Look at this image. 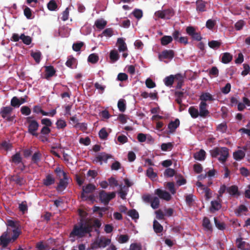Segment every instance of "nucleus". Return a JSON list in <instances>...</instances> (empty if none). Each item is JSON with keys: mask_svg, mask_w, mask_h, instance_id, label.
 I'll return each mask as SVG.
<instances>
[{"mask_svg": "<svg viewBox=\"0 0 250 250\" xmlns=\"http://www.w3.org/2000/svg\"><path fill=\"white\" fill-rule=\"evenodd\" d=\"M109 58L113 62L118 61L119 59V55L118 52L115 50H111L110 52Z\"/></svg>", "mask_w": 250, "mask_h": 250, "instance_id": "obj_36", "label": "nucleus"}, {"mask_svg": "<svg viewBox=\"0 0 250 250\" xmlns=\"http://www.w3.org/2000/svg\"><path fill=\"white\" fill-rule=\"evenodd\" d=\"M180 121L176 119L174 121H171L168 125V128L169 129V132L173 133L175 132L176 129L179 126Z\"/></svg>", "mask_w": 250, "mask_h": 250, "instance_id": "obj_16", "label": "nucleus"}, {"mask_svg": "<svg viewBox=\"0 0 250 250\" xmlns=\"http://www.w3.org/2000/svg\"><path fill=\"white\" fill-rule=\"evenodd\" d=\"M118 107L120 111L122 112H125L126 109V103L125 100L121 99L118 101Z\"/></svg>", "mask_w": 250, "mask_h": 250, "instance_id": "obj_35", "label": "nucleus"}, {"mask_svg": "<svg viewBox=\"0 0 250 250\" xmlns=\"http://www.w3.org/2000/svg\"><path fill=\"white\" fill-rule=\"evenodd\" d=\"M13 111V108L11 106H4L0 109V115L7 122H13L15 118Z\"/></svg>", "mask_w": 250, "mask_h": 250, "instance_id": "obj_4", "label": "nucleus"}, {"mask_svg": "<svg viewBox=\"0 0 250 250\" xmlns=\"http://www.w3.org/2000/svg\"><path fill=\"white\" fill-rule=\"evenodd\" d=\"M111 239L107 238L105 237H101L100 238L97 239V242L98 246L99 248H105L107 246L109 245L111 243Z\"/></svg>", "mask_w": 250, "mask_h": 250, "instance_id": "obj_14", "label": "nucleus"}, {"mask_svg": "<svg viewBox=\"0 0 250 250\" xmlns=\"http://www.w3.org/2000/svg\"><path fill=\"white\" fill-rule=\"evenodd\" d=\"M209 47L212 49H217L220 47L221 42L218 41H211L208 43Z\"/></svg>", "mask_w": 250, "mask_h": 250, "instance_id": "obj_43", "label": "nucleus"}, {"mask_svg": "<svg viewBox=\"0 0 250 250\" xmlns=\"http://www.w3.org/2000/svg\"><path fill=\"white\" fill-rule=\"evenodd\" d=\"M83 45L84 43L83 42L74 43L73 44L72 48L75 51L78 52L81 50V48Z\"/></svg>", "mask_w": 250, "mask_h": 250, "instance_id": "obj_56", "label": "nucleus"}, {"mask_svg": "<svg viewBox=\"0 0 250 250\" xmlns=\"http://www.w3.org/2000/svg\"><path fill=\"white\" fill-rule=\"evenodd\" d=\"M99 135L101 139L105 140L107 138L108 134L105 128H102L99 132Z\"/></svg>", "mask_w": 250, "mask_h": 250, "instance_id": "obj_49", "label": "nucleus"}, {"mask_svg": "<svg viewBox=\"0 0 250 250\" xmlns=\"http://www.w3.org/2000/svg\"><path fill=\"white\" fill-rule=\"evenodd\" d=\"M57 127L58 129H62L64 128L66 126V122L62 119L58 120L56 123Z\"/></svg>", "mask_w": 250, "mask_h": 250, "instance_id": "obj_54", "label": "nucleus"}, {"mask_svg": "<svg viewBox=\"0 0 250 250\" xmlns=\"http://www.w3.org/2000/svg\"><path fill=\"white\" fill-rule=\"evenodd\" d=\"M21 112L22 114L25 116H28L31 114V111L30 108L28 106H23L21 108Z\"/></svg>", "mask_w": 250, "mask_h": 250, "instance_id": "obj_52", "label": "nucleus"}, {"mask_svg": "<svg viewBox=\"0 0 250 250\" xmlns=\"http://www.w3.org/2000/svg\"><path fill=\"white\" fill-rule=\"evenodd\" d=\"M215 226L220 230H223L225 229V224L223 222L218 221L216 217L214 218Z\"/></svg>", "mask_w": 250, "mask_h": 250, "instance_id": "obj_47", "label": "nucleus"}, {"mask_svg": "<svg viewBox=\"0 0 250 250\" xmlns=\"http://www.w3.org/2000/svg\"><path fill=\"white\" fill-rule=\"evenodd\" d=\"M174 81V75H170L169 76L166 77L164 80V82L165 84L168 87H171Z\"/></svg>", "mask_w": 250, "mask_h": 250, "instance_id": "obj_28", "label": "nucleus"}, {"mask_svg": "<svg viewBox=\"0 0 250 250\" xmlns=\"http://www.w3.org/2000/svg\"><path fill=\"white\" fill-rule=\"evenodd\" d=\"M96 189V187L92 184H88L85 187L83 186L82 188V192L81 197L83 200H87L88 199L91 200L93 199V196L89 195V196L86 195V194L91 193L93 192Z\"/></svg>", "mask_w": 250, "mask_h": 250, "instance_id": "obj_5", "label": "nucleus"}, {"mask_svg": "<svg viewBox=\"0 0 250 250\" xmlns=\"http://www.w3.org/2000/svg\"><path fill=\"white\" fill-rule=\"evenodd\" d=\"M146 84L147 87L152 88L156 86L155 83L150 78H147L146 81Z\"/></svg>", "mask_w": 250, "mask_h": 250, "instance_id": "obj_58", "label": "nucleus"}, {"mask_svg": "<svg viewBox=\"0 0 250 250\" xmlns=\"http://www.w3.org/2000/svg\"><path fill=\"white\" fill-rule=\"evenodd\" d=\"M69 177L66 172H63V178L60 179L56 189L58 191H62L65 189L68 185Z\"/></svg>", "mask_w": 250, "mask_h": 250, "instance_id": "obj_7", "label": "nucleus"}, {"mask_svg": "<svg viewBox=\"0 0 250 250\" xmlns=\"http://www.w3.org/2000/svg\"><path fill=\"white\" fill-rule=\"evenodd\" d=\"M221 208V204L217 201H212L211 202L210 210L211 211L219 210Z\"/></svg>", "mask_w": 250, "mask_h": 250, "instance_id": "obj_34", "label": "nucleus"}, {"mask_svg": "<svg viewBox=\"0 0 250 250\" xmlns=\"http://www.w3.org/2000/svg\"><path fill=\"white\" fill-rule=\"evenodd\" d=\"M146 176L151 180H154L157 176L156 173L153 171V168L151 167H149L146 170Z\"/></svg>", "mask_w": 250, "mask_h": 250, "instance_id": "obj_37", "label": "nucleus"}, {"mask_svg": "<svg viewBox=\"0 0 250 250\" xmlns=\"http://www.w3.org/2000/svg\"><path fill=\"white\" fill-rule=\"evenodd\" d=\"M245 25V22L243 20H239L234 25L235 28L236 30H241Z\"/></svg>", "mask_w": 250, "mask_h": 250, "instance_id": "obj_61", "label": "nucleus"}, {"mask_svg": "<svg viewBox=\"0 0 250 250\" xmlns=\"http://www.w3.org/2000/svg\"><path fill=\"white\" fill-rule=\"evenodd\" d=\"M130 250H142V246L140 243H132L130 246Z\"/></svg>", "mask_w": 250, "mask_h": 250, "instance_id": "obj_64", "label": "nucleus"}, {"mask_svg": "<svg viewBox=\"0 0 250 250\" xmlns=\"http://www.w3.org/2000/svg\"><path fill=\"white\" fill-rule=\"evenodd\" d=\"M21 105L20 103V99L17 97H14L11 100V105L13 107H19Z\"/></svg>", "mask_w": 250, "mask_h": 250, "instance_id": "obj_51", "label": "nucleus"}, {"mask_svg": "<svg viewBox=\"0 0 250 250\" xmlns=\"http://www.w3.org/2000/svg\"><path fill=\"white\" fill-rule=\"evenodd\" d=\"M111 157L112 156L110 154H107L105 152H101L96 156L94 161L96 163L100 162L101 164H102L103 161L106 162L107 160Z\"/></svg>", "mask_w": 250, "mask_h": 250, "instance_id": "obj_13", "label": "nucleus"}, {"mask_svg": "<svg viewBox=\"0 0 250 250\" xmlns=\"http://www.w3.org/2000/svg\"><path fill=\"white\" fill-rule=\"evenodd\" d=\"M232 59V56L228 52H226L223 54L222 57V62L224 63H228Z\"/></svg>", "mask_w": 250, "mask_h": 250, "instance_id": "obj_31", "label": "nucleus"}, {"mask_svg": "<svg viewBox=\"0 0 250 250\" xmlns=\"http://www.w3.org/2000/svg\"><path fill=\"white\" fill-rule=\"evenodd\" d=\"M166 18L170 19L174 15V11L172 9L164 10Z\"/></svg>", "mask_w": 250, "mask_h": 250, "instance_id": "obj_59", "label": "nucleus"}, {"mask_svg": "<svg viewBox=\"0 0 250 250\" xmlns=\"http://www.w3.org/2000/svg\"><path fill=\"white\" fill-rule=\"evenodd\" d=\"M233 158L236 161H240L245 156V152L242 150H238L233 152Z\"/></svg>", "mask_w": 250, "mask_h": 250, "instance_id": "obj_22", "label": "nucleus"}, {"mask_svg": "<svg viewBox=\"0 0 250 250\" xmlns=\"http://www.w3.org/2000/svg\"><path fill=\"white\" fill-rule=\"evenodd\" d=\"M11 162L18 165L22 162V158L19 152H17L16 154L13 155L11 159Z\"/></svg>", "mask_w": 250, "mask_h": 250, "instance_id": "obj_27", "label": "nucleus"}, {"mask_svg": "<svg viewBox=\"0 0 250 250\" xmlns=\"http://www.w3.org/2000/svg\"><path fill=\"white\" fill-rule=\"evenodd\" d=\"M208 105L206 102H201L199 105L200 116L205 118L209 116V111L208 109Z\"/></svg>", "mask_w": 250, "mask_h": 250, "instance_id": "obj_9", "label": "nucleus"}, {"mask_svg": "<svg viewBox=\"0 0 250 250\" xmlns=\"http://www.w3.org/2000/svg\"><path fill=\"white\" fill-rule=\"evenodd\" d=\"M21 233V231L18 229H14L11 237L10 232L8 231L4 232L0 236V245L3 248H6L10 242L15 241Z\"/></svg>", "mask_w": 250, "mask_h": 250, "instance_id": "obj_2", "label": "nucleus"}, {"mask_svg": "<svg viewBox=\"0 0 250 250\" xmlns=\"http://www.w3.org/2000/svg\"><path fill=\"white\" fill-rule=\"evenodd\" d=\"M151 207L153 209L158 208L160 205V200L157 197H154L150 202Z\"/></svg>", "mask_w": 250, "mask_h": 250, "instance_id": "obj_42", "label": "nucleus"}, {"mask_svg": "<svg viewBox=\"0 0 250 250\" xmlns=\"http://www.w3.org/2000/svg\"><path fill=\"white\" fill-rule=\"evenodd\" d=\"M227 192L231 195H239L238 187L235 185L231 186L227 188Z\"/></svg>", "mask_w": 250, "mask_h": 250, "instance_id": "obj_32", "label": "nucleus"}, {"mask_svg": "<svg viewBox=\"0 0 250 250\" xmlns=\"http://www.w3.org/2000/svg\"><path fill=\"white\" fill-rule=\"evenodd\" d=\"M106 21L103 19L97 20L95 22V25L97 28L100 30L104 29L106 25Z\"/></svg>", "mask_w": 250, "mask_h": 250, "instance_id": "obj_30", "label": "nucleus"}, {"mask_svg": "<svg viewBox=\"0 0 250 250\" xmlns=\"http://www.w3.org/2000/svg\"><path fill=\"white\" fill-rule=\"evenodd\" d=\"M156 218L158 220H163L165 218V213L162 210L158 209L155 211Z\"/></svg>", "mask_w": 250, "mask_h": 250, "instance_id": "obj_63", "label": "nucleus"}, {"mask_svg": "<svg viewBox=\"0 0 250 250\" xmlns=\"http://www.w3.org/2000/svg\"><path fill=\"white\" fill-rule=\"evenodd\" d=\"M196 10L199 12L206 11V3L203 0H197L196 2Z\"/></svg>", "mask_w": 250, "mask_h": 250, "instance_id": "obj_24", "label": "nucleus"}, {"mask_svg": "<svg viewBox=\"0 0 250 250\" xmlns=\"http://www.w3.org/2000/svg\"><path fill=\"white\" fill-rule=\"evenodd\" d=\"M99 60V56L95 53L91 54L88 57L87 61L92 63H96Z\"/></svg>", "mask_w": 250, "mask_h": 250, "instance_id": "obj_39", "label": "nucleus"}, {"mask_svg": "<svg viewBox=\"0 0 250 250\" xmlns=\"http://www.w3.org/2000/svg\"><path fill=\"white\" fill-rule=\"evenodd\" d=\"M201 102H206L207 101L212 102L215 100L212 95L208 92H203L199 97Z\"/></svg>", "mask_w": 250, "mask_h": 250, "instance_id": "obj_15", "label": "nucleus"}, {"mask_svg": "<svg viewBox=\"0 0 250 250\" xmlns=\"http://www.w3.org/2000/svg\"><path fill=\"white\" fill-rule=\"evenodd\" d=\"M47 8L50 11H55L58 9V5L55 0H51L48 3Z\"/></svg>", "mask_w": 250, "mask_h": 250, "instance_id": "obj_44", "label": "nucleus"}, {"mask_svg": "<svg viewBox=\"0 0 250 250\" xmlns=\"http://www.w3.org/2000/svg\"><path fill=\"white\" fill-rule=\"evenodd\" d=\"M55 182V178L50 174H48L46 175L45 178L43 180V184L46 187L54 184Z\"/></svg>", "mask_w": 250, "mask_h": 250, "instance_id": "obj_20", "label": "nucleus"}, {"mask_svg": "<svg viewBox=\"0 0 250 250\" xmlns=\"http://www.w3.org/2000/svg\"><path fill=\"white\" fill-rule=\"evenodd\" d=\"M116 196L115 192L107 193L104 190H102L99 193V198L101 202L104 205L108 204L109 202Z\"/></svg>", "mask_w": 250, "mask_h": 250, "instance_id": "obj_6", "label": "nucleus"}, {"mask_svg": "<svg viewBox=\"0 0 250 250\" xmlns=\"http://www.w3.org/2000/svg\"><path fill=\"white\" fill-rule=\"evenodd\" d=\"M31 56L35 60L37 63H39L41 61V52L39 51L36 52H32L31 53Z\"/></svg>", "mask_w": 250, "mask_h": 250, "instance_id": "obj_40", "label": "nucleus"}, {"mask_svg": "<svg viewBox=\"0 0 250 250\" xmlns=\"http://www.w3.org/2000/svg\"><path fill=\"white\" fill-rule=\"evenodd\" d=\"M26 123L28 124V132L29 134L38 137L39 133L37 132L39 127V123L34 119V116H29L26 118Z\"/></svg>", "mask_w": 250, "mask_h": 250, "instance_id": "obj_3", "label": "nucleus"}, {"mask_svg": "<svg viewBox=\"0 0 250 250\" xmlns=\"http://www.w3.org/2000/svg\"><path fill=\"white\" fill-rule=\"evenodd\" d=\"M41 123L43 125V126L50 127L52 125V123L50 119L48 118H43L41 120Z\"/></svg>", "mask_w": 250, "mask_h": 250, "instance_id": "obj_57", "label": "nucleus"}, {"mask_svg": "<svg viewBox=\"0 0 250 250\" xmlns=\"http://www.w3.org/2000/svg\"><path fill=\"white\" fill-rule=\"evenodd\" d=\"M202 225L203 227L205 228L207 230L210 231L212 230V225L210 223L209 219L208 217H205L204 218Z\"/></svg>", "mask_w": 250, "mask_h": 250, "instance_id": "obj_29", "label": "nucleus"}, {"mask_svg": "<svg viewBox=\"0 0 250 250\" xmlns=\"http://www.w3.org/2000/svg\"><path fill=\"white\" fill-rule=\"evenodd\" d=\"M194 196L192 194H189L186 195V202L188 206L190 207L192 205L193 202L194 201Z\"/></svg>", "mask_w": 250, "mask_h": 250, "instance_id": "obj_45", "label": "nucleus"}, {"mask_svg": "<svg viewBox=\"0 0 250 250\" xmlns=\"http://www.w3.org/2000/svg\"><path fill=\"white\" fill-rule=\"evenodd\" d=\"M79 215L82 218L79 226L74 225L73 230L70 232L71 237L77 236L79 238L84 237L85 234H89V236H91V233L93 231V229L95 228V231L99 232L98 229L102 225L101 221L98 219H95L92 221L91 219H84L88 213L82 209H78Z\"/></svg>", "mask_w": 250, "mask_h": 250, "instance_id": "obj_1", "label": "nucleus"}, {"mask_svg": "<svg viewBox=\"0 0 250 250\" xmlns=\"http://www.w3.org/2000/svg\"><path fill=\"white\" fill-rule=\"evenodd\" d=\"M186 32L194 40L200 41L202 39L200 33L196 32L195 29L192 26L187 27L186 28Z\"/></svg>", "mask_w": 250, "mask_h": 250, "instance_id": "obj_8", "label": "nucleus"}, {"mask_svg": "<svg viewBox=\"0 0 250 250\" xmlns=\"http://www.w3.org/2000/svg\"><path fill=\"white\" fill-rule=\"evenodd\" d=\"M244 70L241 72V75L243 76H246L248 75L250 71V67L247 63L243 64Z\"/></svg>", "mask_w": 250, "mask_h": 250, "instance_id": "obj_60", "label": "nucleus"}, {"mask_svg": "<svg viewBox=\"0 0 250 250\" xmlns=\"http://www.w3.org/2000/svg\"><path fill=\"white\" fill-rule=\"evenodd\" d=\"M76 61V59H75L73 57H71L70 58L68 59L67 61L65 63V64L67 67H70L71 68H73L74 67L73 66V65L75 64Z\"/></svg>", "mask_w": 250, "mask_h": 250, "instance_id": "obj_50", "label": "nucleus"}, {"mask_svg": "<svg viewBox=\"0 0 250 250\" xmlns=\"http://www.w3.org/2000/svg\"><path fill=\"white\" fill-rule=\"evenodd\" d=\"M41 154L39 152H35L32 157V161L35 164H37L40 160Z\"/></svg>", "mask_w": 250, "mask_h": 250, "instance_id": "obj_62", "label": "nucleus"}, {"mask_svg": "<svg viewBox=\"0 0 250 250\" xmlns=\"http://www.w3.org/2000/svg\"><path fill=\"white\" fill-rule=\"evenodd\" d=\"M172 37L170 36H164L161 39V43L162 45L166 46L172 41Z\"/></svg>", "mask_w": 250, "mask_h": 250, "instance_id": "obj_33", "label": "nucleus"}, {"mask_svg": "<svg viewBox=\"0 0 250 250\" xmlns=\"http://www.w3.org/2000/svg\"><path fill=\"white\" fill-rule=\"evenodd\" d=\"M193 157L197 160L203 161L205 159L206 152L203 149H200V151L194 154Z\"/></svg>", "mask_w": 250, "mask_h": 250, "instance_id": "obj_21", "label": "nucleus"}, {"mask_svg": "<svg viewBox=\"0 0 250 250\" xmlns=\"http://www.w3.org/2000/svg\"><path fill=\"white\" fill-rule=\"evenodd\" d=\"M117 43L118 44V49L120 52H124L127 49L126 43L123 38L118 39Z\"/></svg>", "mask_w": 250, "mask_h": 250, "instance_id": "obj_23", "label": "nucleus"}, {"mask_svg": "<svg viewBox=\"0 0 250 250\" xmlns=\"http://www.w3.org/2000/svg\"><path fill=\"white\" fill-rule=\"evenodd\" d=\"M56 73V70L54 67L52 65H49L45 67V78L47 79L53 76Z\"/></svg>", "mask_w": 250, "mask_h": 250, "instance_id": "obj_17", "label": "nucleus"}, {"mask_svg": "<svg viewBox=\"0 0 250 250\" xmlns=\"http://www.w3.org/2000/svg\"><path fill=\"white\" fill-rule=\"evenodd\" d=\"M188 111L191 117L193 119L197 118L199 116H200V113H199L198 109L195 106H190L188 108Z\"/></svg>", "mask_w": 250, "mask_h": 250, "instance_id": "obj_25", "label": "nucleus"}, {"mask_svg": "<svg viewBox=\"0 0 250 250\" xmlns=\"http://www.w3.org/2000/svg\"><path fill=\"white\" fill-rule=\"evenodd\" d=\"M229 149L226 147H220V157L218 158L219 161L222 163H224L229 156Z\"/></svg>", "mask_w": 250, "mask_h": 250, "instance_id": "obj_12", "label": "nucleus"}, {"mask_svg": "<svg viewBox=\"0 0 250 250\" xmlns=\"http://www.w3.org/2000/svg\"><path fill=\"white\" fill-rule=\"evenodd\" d=\"M172 147L173 145L171 143H163L161 146V149L164 151L170 150Z\"/></svg>", "mask_w": 250, "mask_h": 250, "instance_id": "obj_46", "label": "nucleus"}, {"mask_svg": "<svg viewBox=\"0 0 250 250\" xmlns=\"http://www.w3.org/2000/svg\"><path fill=\"white\" fill-rule=\"evenodd\" d=\"M166 186L171 194H174L176 193V189L175 188L174 183L173 182H167Z\"/></svg>", "mask_w": 250, "mask_h": 250, "instance_id": "obj_53", "label": "nucleus"}, {"mask_svg": "<svg viewBox=\"0 0 250 250\" xmlns=\"http://www.w3.org/2000/svg\"><path fill=\"white\" fill-rule=\"evenodd\" d=\"M184 89H183L182 91H176L175 92L174 95L176 97V102L179 104H181L182 103V99L185 97V94L186 92L184 91Z\"/></svg>", "mask_w": 250, "mask_h": 250, "instance_id": "obj_19", "label": "nucleus"}, {"mask_svg": "<svg viewBox=\"0 0 250 250\" xmlns=\"http://www.w3.org/2000/svg\"><path fill=\"white\" fill-rule=\"evenodd\" d=\"M153 227L154 232L156 233H161L163 230V227L156 220L153 221Z\"/></svg>", "mask_w": 250, "mask_h": 250, "instance_id": "obj_26", "label": "nucleus"}, {"mask_svg": "<svg viewBox=\"0 0 250 250\" xmlns=\"http://www.w3.org/2000/svg\"><path fill=\"white\" fill-rule=\"evenodd\" d=\"M10 180L11 181L14 182L17 185L21 186L24 185L25 183V180L24 179L18 175L12 176L10 177Z\"/></svg>", "mask_w": 250, "mask_h": 250, "instance_id": "obj_18", "label": "nucleus"}, {"mask_svg": "<svg viewBox=\"0 0 250 250\" xmlns=\"http://www.w3.org/2000/svg\"><path fill=\"white\" fill-rule=\"evenodd\" d=\"M175 174V171L174 169L168 168L164 172V176L167 177H173Z\"/></svg>", "mask_w": 250, "mask_h": 250, "instance_id": "obj_48", "label": "nucleus"}, {"mask_svg": "<svg viewBox=\"0 0 250 250\" xmlns=\"http://www.w3.org/2000/svg\"><path fill=\"white\" fill-rule=\"evenodd\" d=\"M20 39L26 45H29L32 42V38L29 36H26L24 34H21L20 36Z\"/></svg>", "mask_w": 250, "mask_h": 250, "instance_id": "obj_38", "label": "nucleus"}, {"mask_svg": "<svg viewBox=\"0 0 250 250\" xmlns=\"http://www.w3.org/2000/svg\"><path fill=\"white\" fill-rule=\"evenodd\" d=\"M155 193L161 199L169 201L171 199V196L169 192L160 188L156 189Z\"/></svg>", "mask_w": 250, "mask_h": 250, "instance_id": "obj_11", "label": "nucleus"}, {"mask_svg": "<svg viewBox=\"0 0 250 250\" xmlns=\"http://www.w3.org/2000/svg\"><path fill=\"white\" fill-rule=\"evenodd\" d=\"M175 55V53L172 50H165L159 54V59L160 61L164 59L172 60Z\"/></svg>", "mask_w": 250, "mask_h": 250, "instance_id": "obj_10", "label": "nucleus"}, {"mask_svg": "<svg viewBox=\"0 0 250 250\" xmlns=\"http://www.w3.org/2000/svg\"><path fill=\"white\" fill-rule=\"evenodd\" d=\"M129 240V237L127 234H122L119 236V243L121 244L126 243Z\"/></svg>", "mask_w": 250, "mask_h": 250, "instance_id": "obj_55", "label": "nucleus"}, {"mask_svg": "<svg viewBox=\"0 0 250 250\" xmlns=\"http://www.w3.org/2000/svg\"><path fill=\"white\" fill-rule=\"evenodd\" d=\"M127 215L134 220L138 219L139 217L138 212L135 209L129 210L127 212Z\"/></svg>", "mask_w": 250, "mask_h": 250, "instance_id": "obj_41", "label": "nucleus"}]
</instances>
